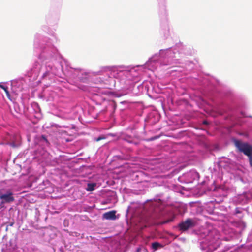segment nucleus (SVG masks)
<instances>
[{
	"label": "nucleus",
	"mask_w": 252,
	"mask_h": 252,
	"mask_svg": "<svg viewBox=\"0 0 252 252\" xmlns=\"http://www.w3.org/2000/svg\"><path fill=\"white\" fill-rule=\"evenodd\" d=\"M51 35L53 39L39 33L34 35L33 48L38 52V60L34 62L25 74L31 82L38 84L42 80L51 78L52 75L63 77L62 56L53 44L57 37L54 32Z\"/></svg>",
	"instance_id": "nucleus-1"
},
{
	"label": "nucleus",
	"mask_w": 252,
	"mask_h": 252,
	"mask_svg": "<svg viewBox=\"0 0 252 252\" xmlns=\"http://www.w3.org/2000/svg\"><path fill=\"white\" fill-rule=\"evenodd\" d=\"M192 54L190 48L185 46L181 43L176 44L171 47L165 49H160L158 53L154 54L144 64L136 66L112 65L100 67V70L97 72H92L95 75H101V72H109L110 76L115 78H120L122 74L127 75L131 74L136 76L137 68H147L153 71L158 66H167L173 64H177L184 60L183 58L186 56Z\"/></svg>",
	"instance_id": "nucleus-2"
},
{
	"label": "nucleus",
	"mask_w": 252,
	"mask_h": 252,
	"mask_svg": "<svg viewBox=\"0 0 252 252\" xmlns=\"http://www.w3.org/2000/svg\"><path fill=\"white\" fill-rule=\"evenodd\" d=\"M214 104L220 115L233 127L241 128L245 131L251 129L252 122L249 119L252 118L247 115L246 103L244 100L236 97L231 91L224 92L221 98L215 100Z\"/></svg>",
	"instance_id": "nucleus-3"
},
{
	"label": "nucleus",
	"mask_w": 252,
	"mask_h": 252,
	"mask_svg": "<svg viewBox=\"0 0 252 252\" xmlns=\"http://www.w3.org/2000/svg\"><path fill=\"white\" fill-rule=\"evenodd\" d=\"M63 76H66L70 78L68 83L71 85L69 89L74 91L78 90L84 92L89 91L88 86L80 83H87L90 79V72L80 68H73L70 63L65 59H63Z\"/></svg>",
	"instance_id": "nucleus-4"
},
{
	"label": "nucleus",
	"mask_w": 252,
	"mask_h": 252,
	"mask_svg": "<svg viewBox=\"0 0 252 252\" xmlns=\"http://www.w3.org/2000/svg\"><path fill=\"white\" fill-rule=\"evenodd\" d=\"M201 237L199 247L202 252H212L220 246V235L216 229L205 230Z\"/></svg>",
	"instance_id": "nucleus-5"
},
{
	"label": "nucleus",
	"mask_w": 252,
	"mask_h": 252,
	"mask_svg": "<svg viewBox=\"0 0 252 252\" xmlns=\"http://www.w3.org/2000/svg\"><path fill=\"white\" fill-rule=\"evenodd\" d=\"M92 101L97 106H102L103 108L96 112L97 117L100 116L109 117L113 118L117 109V104L115 101L107 99L105 97L99 94H94L92 98Z\"/></svg>",
	"instance_id": "nucleus-6"
},
{
	"label": "nucleus",
	"mask_w": 252,
	"mask_h": 252,
	"mask_svg": "<svg viewBox=\"0 0 252 252\" xmlns=\"http://www.w3.org/2000/svg\"><path fill=\"white\" fill-rule=\"evenodd\" d=\"M148 206H128L126 213V220L128 223V220L137 218L140 221L146 220L151 216Z\"/></svg>",
	"instance_id": "nucleus-7"
},
{
	"label": "nucleus",
	"mask_w": 252,
	"mask_h": 252,
	"mask_svg": "<svg viewBox=\"0 0 252 252\" xmlns=\"http://www.w3.org/2000/svg\"><path fill=\"white\" fill-rule=\"evenodd\" d=\"M34 150L33 159L39 158L40 157L45 156L50 148V143L48 136L44 134H36L33 138Z\"/></svg>",
	"instance_id": "nucleus-8"
},
{
	"label": "nucleus",
	"mask_w": 252,
	"mask_h": 252,
	"mask_svg": "<svg viewBox=\"0 0 252 252\" xmlns=\"http://www.w3.org/2000/svg\"><path fill=\"white\" fill-rule=\"evenodd\" d=\"M159 6V16L160 19V35L163 39H167L170 36V29L167 21L165 0H158Z\"/></svg>",
	"instance_id": "nucleus-9"
},
{
	"label": "nucleus",
	"mask_w": 252,
	"mask_h": 252,
	"mask_svg": "<svg viewBox=\"0 0 252 252\" xmlns=\"http://www.w3.org/2000/svg\"><path fill=\"white\" fill-rule=\"evenodd\" d=\"M22 105L25 116L33 123H37L42 118L43 115L38 103L34 101L30 104L22 102Z\"/></svg>",
	"instance_id": "nucleus-10"
},
{
	"label": "nucleus",
	"mask_w": 252,
	"mask_h": 252,
	"mask_svg": "<svg viewBox=\"0 0 252 252\" xmlns=\"http://www.w3.org/2000/svg\"><path fill=\"white\" fill-rule=\"evenodd\" d=\"M208 191H212V194L215 196V198L212 199L209 202L204 203V205H208L209 203L215 202L217 203H220L222 202L224 199L228 196V189H226L225 187H221L217 186L215 181H214L210 187L207 188Z\"/></svg>",
	"instance_id": "nucleus-11"
},
{
	"label": "nucleus",
	"mask_w": 252,
	"mask_h": 252,
	"mask_svg": "<svg viewBox=\"0 0 252 252\" xmlns=\"http://www.w3.org/2000/svg\"><path fill=\"white\" fill-rule=\"evenodd\" d=\"M169 195L163 193L156 194L153 197L146 200L144 202H137L136 205H146L147 202H151L150 205H174L170 201Z\"/></svg>",
	"instance_id": "nucleus-12"
},
{
	"label": "nucleus",
	"mask_w": 252,
	"mask_h": 252,
	"mask_svg": "<svg viewBox=\"0 0 252 252\" xmlns=\"http://www.w3.org/2000/svg\"><path fill=\"white\" fill-rule=\"evenodd\" d=\"M231 141L239 152L243 153L248 157L252 156V145L251 144L235 137H232Z\"/></svg>",
	"instance_id": "nucleus-13"
},
{
	"label": "nucleus",
	"mask_w": 252,
	"mask_h": 252,
	"mask_svg": "<svg viewBox=\"0 0 252 252\" xmlns=\"http://www.w3.org/2000/svg\"><path fill=\"white\" fill-rule=\"evenodd\" d=\"M99 195L101 205L109 203H112L113 205H115L118 200L116 192L113 190L106 189H102L100 192Z\"/></svg>",
	"instance_id": "nucleus-14"
},
{
	"label": "nucleus",
	"mask_w": 252,
	"mask_h": 252,
	"mask_svg": "<svg viewBox=\"0 0 252 252\" xmlns=\"http://www.w3.org/2000/svg\"><path fill=\"white\" fill-rule=\"evenodd\" d=\"M198 172L195 169H191L180 176L178 180L182 183L189 184L192 183L195 181H197L199 178Z\"/></svg>",
	"instance_id": "nucleus-15"
},
{
	"label": "nucleus",
	"mask_w": 252,
	"mask_h": 252,
	"mask_svg": "<svg viewBox=\"0 0 252 252\" xmlns=\"http://www.w3.org/2000/svg\"><path fill=\"white\" fill-rule=\"evenodd\" d=\"M8 146L13 149H17L20 147L22 145L21 136L16 133L8 134L6 135Z\"/></svg>",
	"instance_id": "nucleus-16"
},
{
	"label": "nucleus",
	"mask_w": 252,
	"mask_h": 252,
	"mask_svg": "<svg viewBox=\"0 0 252 252\" xmlns=\"http://www.w3.org/2000/svg\"><path fill=\"white\" fill-rule=\"evenodd\" d=\"M161 92V89L157 84L149 83V85L147 84L146 94H147L150 98L156 99L158 97V94Z\"/></svg>",
	"instance_id": "nucleus-17"
},
{
	"label": "nucleus",
	"mask_w": 252,
	"mask_h": 252,
	"mask_svg": "<svg viewBox=\"0 0 252 252\" xmlns=\"http://www.w3.org/2000/svg\"><path fill=\"white\" fill-rule=\"evenodd\" d=\"M160 114L156 110H153L147 115L145 118V124L146 126H153L157 124L160 119Z\"/></svg>",
	"instance_id": "nucleus-18"
},
{
	"label": "nucleus",
	"mask_w": 252,
	"mask_h": 252,
	"mask_svg": "<svg viewBox=\"0 0 252 252\" xmlns=\"http://www.w3.org/2000/svg\"><path fill=\"white\" fill-rule=\"evenodd\" d=\"M230 200L234 205H245L248 203L250 200V195L246 192H244L232 197Z\"/></svg>",
	"instance_id": "nucleus-19"
},
{
	"label": "nucleus",
	"mask_w": 252,
	"mask_h": 252,
	"mask_svg": "<svg viewBox=\"0 0 252 252\" xmlns=\"http://www.w3.org/2000/svg\"><path fill=\"white\" fill-rule=\"evenodd\" d=\"M177 64H181L178 68H182L183 69H173L171 71L184 72V73L187 74L191 71L194 67L195 64L192 61L184 60L181 61V63Z\"/></svg>",
	"instance_id": "nucleus-20"
},
{
	"label": "nucleus",
	"mask_w": 252,
	"mask_h": 252,
	"mask_svg": "<svg viewBox=\"0 0 252 252\" xmlns=\"http://www.w3.org/2000/svg\"><path fill=\"white\" fill-rule=\"evenodd\" d=\"M195 225V221L191 218H188L185 221L180 222L177 227L180 231L184 232L193 228Z\"/></svg>",
	"instance_id": "nucleus-21"
},
{
	"label": "nucleus",
	"mask_w": 252,
	"mask_h": 252,
	"mask_svg": "<svg viewBox=\"0 0 252 252\" xmlns=\"http://www.w3.org/2000/svg\"><path fill=\"white\" fill-rule=\"evenodd\" d=\"M147 84L144 82L139 84L135 82L132 86L131 91L132 93L137 95H140L141 94L146 93Z\"/></svg>",
	"instance_id": "nucleus-22"
},
{
	"label": "nucleus",
	"mask_w": 252,
	"mask_h": 252,
	"mask_svg": "<svg viewBox=\"0 0 252 252\" xmlns=\"http://www.w3.org/2000/svg\"><path fill=\"white\" fill-rule=\"evenodd\" d=\"M25 82L23 77H20L11 81V86L13 91L18 92L21 91L23 88V84Z\"/></svg>",
	"instance_id": "nucleus-23"
},
{
	"label": "nucleus",
	"mask_w": 252,
	"mask_h": 252,
	"mask_svg": "<svg viewBox=\"0 0 252 252\" xmlns=\"http://www.w3.org/2000/svg\"><path fill=\"white\" fill-rule=\"evenodd\" d=\"M146 174L142 171L134 172L130 174V179L135 183H141L145 181Z\"/></svg>",
	"instance_id": "nucleus-24"
},
{
	"label": "nucleus",
	"mask_w": 252,
	"mask_h": 252,
	"mask_svg": "<svg viewBox=\"0 0 252 252\" xmlns=\"http://www.w3.org/2000/svg\"><path fill=\"white\" fill-rule=\"evenodd\" d=\"M196 76V77L192 78V83L197 88L198 87H205L207 83V80L201 75H197Z\"/></svg>",
	"instance_id": "nucleus-25"
},
{
	"label": "nucleus",
	"mask_w": 252,
	"mask_h": 252,
	"mask_svg": "<svg viewBox=\"0 0 252 252\" xmlns=\"http://www.w3.org/2000/svg\"><path fill=\"white\" fill-rule=\"evenodd\" d=\"M59 20V14L52 12H49L46 16L47 23L51 26L56 24Z\"/></svg>",
	"instance_id": "nucleus-26"
},
{
	"label": "nucleus",
	"mask_w": 252,
	"mask_h": 252,
	"mask_svg": "<svg viewBox=\"0 0 252 252\" xmlns=\"http://www.w3.org/2000/svg\"><path fill=\"white\" fill-rule=\"evenodd\" d=\"M120 104L122 105H124V107L119 108V113L122 118H125L127 115H128L129 112V110L128 109L129 104L127 101H121L120 102Z\"/></svg>",
	"instance_id": "nucleus-27"
},
{
	"label": "nucleus",
	"mask_w": 252,
	"mask_h": 252,
	"mask_svg": "<svg viewBox=\"0 0 252 252\" xmlns=\"http://www.w3.org/2000/svg\"><path fill=\"white\" fill-rule=\"evenodd\" d=\"M122 139L124 141L131 145L137 146L140 143L139 140L137 138L134 137L129 135H124L122 137Z\"/></svg>",
	"instance_id": "nucleus-28"
},
{
	"label": "nucleus",
	"mask_w": 252,
	"mask_h": 252,
	"mask_svg": "<svg viewBox=\"0 0 252 252\" xmlns=\"http://www.w3.org/2000/svg\"><path fill=\"white\" fill-rule=\"evenodd\" d=\"M17 248L16 241L10 239L5 245V250L7 252H13Z\"/></svg>",
	"instance_id": "nucleus-29"
},
{
	"label": "nucleus",
	"mask_w": 252,
	"mask_h": 252,
	"mask_svg": "<svg viewBox=\"0 0 252 252\" xmlns=\"http://www.w3.org/2000/svg\"><path fill=\"white\" fill-rule=\"evenodd\" d=\"M116 211L114 210L106 212L103 214L102 218L103 219L107 220H115L118 218L116 215Z\"/></svg>",
	"instance_id": "nucleus-30"
},
{
	"label": "nucleus",
	"mask_w": 252,
	"mask_h": 252,
	"mask_svg": "<svg viewBox=\"0 0 252 252\" xmlns=\"http://www.w3.org/2000/svg\"><path fill=\"white\" fill-rule=\"evenodd\" d=\"M98 187L97 183L94 182L90 181L87 184L85 189L87 191H92L95 190Z\"/></svg>",
	"instance_id": "nucleus-31"
},
{
	"label": "nucleus",
	"mask_w": 252,
	"mask_h": 252,
	"mask_svg": "<svg viewBox=\"0 0 252 252\" xmlns=\"http://www.w3.org/2000/svg\"><path fill=\"white\" fill-rule=\"evenodd\" d=\"M200 210L205 209V211L211 215L215 214V206H198Z\"/></svg>",
	"instance_id": "nucleus-32"
},
{
	"label": "nucleus",
	"mask_w": 252,
	"mask_h": 252,
	"mask_svg": "<svg viewBox=\"0 0 252 252\" xmlns=\"http://www.w3.org/2000/svg\"><path fill=\"white\" fill-rule=\"evenodd\" d=\"M226 165L225 163L222 161H219L215 165L214 170L216 171L219 172H222V169L224 168Z\"/></svg>",
	"instance_id": "nucleus-33"
},
{
	"label": "nucleus",
	"mask_w": 252,
	"mask_h": 252,
	"mask_svg": "<svg viewBox=\"0 0 252 252\" xmlns=\"http://www.w3.org/2000/svg\"><path fill=\"white\" fill-rule=\"evenodd\" d=\"M49 181L48 180L43 181L41 183L39 184L37 186L38 190L43 191L45 192V189L47 186H49Z\"/></svg>",
	"instance_id": "nucleus-34"
},
{
	"label": "nucleus",
	"mask_w": 252,
	"mask_h": 252,
	"mask_svg": "<svg viewBox=\"0 0 252 252\" xmlns=\"http://www.w3.org/2000/svg\"><path fill=\"white\" fill-rule=\"evenodd\" d=\"M0 88L3 89V91L5 92L7 98L11 100L10 94L8 90V87L6 85H5L4 84H3V83L0 82Z\"/></svg>",
	"instance_id": "nucleus-35"
},
{
	"label": "nucleus",
	"mask_w": 252,
	"mask_h": 252,
	"mask_svg": "<svg viewBox=\"0 0 252 252\" xmlns=\"http://www.w3.org/2000/svg\"><path fill=\"white\" fill-rule=\"evenodd\" d=\"M127 159L126 156L125 155H117L114 156L113 157V161H118V160H126Z\"/></svg>",
	"instance_id": "nucleus-36"
},
{
	"label": "nucleus",
	"mask_w": 252,
	"mask_h": 252,
	"mask_svg": "<svg viewBox=\"0 0 252 252\" xmlns=\"http://www.w3.org/2000/svg\"><path fill=\"white\" fill-rule=\"evenodd\" d=\"M46 187V188L45 189V193L51 194L54 192L55 189L50 182H49V186H47Z\"/></svg>",
	"instance_id": "nucleus-37"
},
{
	"label": "nucleus",
	"mask_w": 252,
	"mask_h": 252,
	"mask_svg": "<svg viewBox=\"0 0 252 252\" xmlns=\"http://www.w3.org/2000/svg\"><path fill=\"white\" fill-rule=\"evenodd\" d=\"M162 245L158 242H154L152 243L151 248L155 251L159 248H162Z\"/></svg>",
	"instance_id": "nucleus-38"
},
{
	"label": "nucleus",
	"mask_w": 252,
	"mask_h": 252,
	"mask_svg": "<svg viewBox=\"0 0 252 252\" xmlns=\"http://www.w3.org/2000/svg\"><path fill=\"white\" fill-rule=\"evenodd\" d=\"M52 4L54 6L60 7L63 3V0H51Z\"/></svg>",
	"instance_id": "nucleus-39"
},
{
	"label": "nucleus",
	"mask_w": 252,
	"mask_h": 252,
	"mask_svg": "<svg viewBox=\"0 0 252 252\" xmlns=\"http://www.w3.org/2000/svg\"><path fill=\"white\" fill-rule=\"evenodd\" d=\"M51 230L53 231V233H49V229H47V233L51 239H54L55 237V236H56V234L55 231V229L54 228H52L51 229Z\"/></svg>",
	"instance_id": "nucleus-40"
},
{
	"label": "nucleus",
	"mask_w": 252,
	"mask_h": 252,
	"mask_svg": "<svg viewBox=\"0 0 252 252\" xmlns=\"http://www.w3.org/2000/svg\"><path fill=\"white\" fill-rule=\"evenodd\" d=\"M160 135H157L153 136H151L150 138H149L147 141H153L156 139H158L160 137Z\"/></svg>",
	"instance_id": "nucleus-41"
},
{
	"label": "nucleus",
	"mask_w": 252,
	"mask_h": 252,
	"mask_svg": "<svg viewBox=\"0 0 252 252\" xmlns=\"http://www.w3.org/2000/svg\"><path fill=\"white\" fill-rule=\"evenodd\" d=\"M0 145L8 146L7 139L6 136H5V137L4 138V139L3 140L0 141Z\"/></svg>",
	"instance_id": "nucleus-42"
},
{
	"label": "nucleus",
	"mask_w": 252,
	"mask_h": 252,
	"mask_svg": "<svg viewBox=\"0 0 252 252\" xmlns=\"http://www.w3.org/2000/svg\"><path fill=\"white\" fill-rule=\"evenodd\" d=\"M106 139V137L103 135H99V136H98L97 137L95 138L94 140L95 141L98 142L102 139Z\"/></svg>",
	"instance_id": "nucleus-43"
},
{
	"label": "nucleus",
	"mask_w": 252,
	"mask_h": 252,
	"mask_svg": "<svg viewBox=\"0 0 252 252\" xmlns=\"http://www.w3.org/2000/svg\"><path fill=\"white\" fill-rule=\"evenodd\" d=\"M49 208V209H48V210L49 211V212L52 214V215H53V214H55L56 213H59V211H52V210H49V207L51 206L52 209L53 210V206H47Z\"/></svg>",
	"instance_id": "nucleus-44"
},
{
	"label": "nucleus",
	"mask_w": 252,
	"mask_h": 252,
	"mask_svg": "<svg viewBox=\"0 0 252 252\" xmlns=\"http://www.w3.org/2000/svg\"><path fill=\"white\" fill-rule=\"evenodd\" d=\"M113 94L114 96H115L116 97H120L121 96H123V94L122 93H117V92H114L113 93Z\"/></svg>",
	"instance_id": "nucleus-45"
},
{
	"label": "nucleus",
	"mask_w": 252,
	"mask_h": 252,
	"mask_svg": "<svg viewBox=\"0 0 252 252\" xmlns=\"http://www.w3.org/2000/svg\"><path fill=\"white\" fill-rule=\"evenodd\" d=\"M194 203H195L194 202H190L188 203H184L182 202H179V205H194Z\"/></svg>",
	"instance_id": "nucleus-46"
},
{
	"label": "nucleus",
	"mask_w": 252,
	"mask_h": 252,
	"mask_svg": "<svg viewBox=\"0 0 252 252\" xmlns=\"http://www.w3.org/2000/svg\"><path fill=\"white\" fill-rule=\"evenodd\" d=\"M241 209L240 208L237 207L235 209V214H238L241 213Z\"/></svg>",
	"instance_id": "nucleus-47"
},
{
	"label": "nucleus",
	"mask_w": 252,
	"mask_h": 252,
	"mask_svg": "<svg viewBox=\"0 0 252 252\" xmlns=\"http://www.w3.org/2000/svg\"><path fill=\"white\" fill-rule=\"evenodd\" d=\"M63 225L64 227H68V221L66 220H64Z\"/></svg>",
	"instance_id": "nucleus-48"
},
{
	"label": "nucleus",
	"mask_w": 252,
	"mask_h": 252,
	"mask_svg": "<svg viewBox=\"0 0 252 252\" xmlns=\"http://www.w3.org/2000/svg\"><path fill=\"white\" fill-rule=\"evenodd\" d=\"M249 158L250 165L251 167H252V156Z\"/></svg>",
	"instance_id": "nucleus-49"
},
{
	"label": "nucleus",
	"mask_w": 252,
	"mask_h": 252,
	"mask_svg": "<svg viewBox=\"0 0 252 252\" xmlns=\"http://www.w3.org/2000/svg\"><path fill=\"white\" fill-rule=\"evenodd\" d=\"M240 180L242 182H243V183H246L247 182V179H244L243 178H240Z\"/></svg>",
	"instance_id": "nucleus-50"
},
{
	"label": "nucleus",
	"mask_w": 252,
	"mask_h": 252,
	"mask_svg": "<svg viewBox=\"0 0 252 252\" xmlns=\"http://www.w3.org/2000/svg\"><path fill=\"white\" fill-rule=\"evenodd\" d=\"M141 251V249L140 247H138L136 248L135 250V252H140Z\"/></svg>",
	"instance_id": "nucleus-51"
},
{
	"label": "nucleus",
	"mask_w": 252,
	"mask_h": 252,
	"mask_svg": "<svg viewBox=\"0 0 252 252\" xmlns=\"http://www.w3.org/2000/svg\"><path fill=\"white\" fill-rule=\"evenodd\" d=\"M200 184L202 185H204L205 184V181H203L201 182Z\"/></svg>",
	"instance_id": "nucleus-52"
},
{
	"label": "nucleus",
	"mask_w": 252,
	"mask_h": 252,
	"mask_svg": "<svg viewBox=\"0 0 252 252\" xmlns=\"http://www.w3.org/2000/svg\"><path fill=\"white\" fill-rule=\"evenodd\" d=\"M129 205H134V202H130L129 203Z\"/></svg>",
	"instance_id": "nucleus-53"
},
{
	"label": "nucleus",
	"mask_w": 252,
	"mask_h": 252,
	"mask_svg": "<svg viewBox=\"0 0 252 252\" xmlns=\"http://www.w3.org/2000/svg\"><path fill=\"white\" fill-rule=\"evenodd\" d=\"M39 96L40 98H42L43 97V95L42 94H40Z\"/></svg>",
	"instance_id": "nucleus-54"
},
{
	"label": "nucleus",
	"mask_w": 252,
	"mask_h": 252,
	"mask_svg": "<svg viewBox=\"0 0 252 252\" xmlns=\"http://www.w3.org/2000/svg\"><path fill=\"white\" fill-rule=\"evenodd\" d=\"M90 208H95V206L93 205V206H90Z\"/></svg>",
	"instance_id": "nucleus-55"
},
{
	"label": "nucleus",
	"mask_w": 252,
	"mask_h": 252,
	"mask_svg": "<svg viewBox=\"0 0 252 252\" xmlns=\"http://www.w3.org/2000/svg\"><path fill=\"white\" fill-rule=\"evenodd\" d=\"M35 212H36V214H37V212H38V211L37 208H36V209H35Z\"/></svg>",
	"instance_id": "nucleus-56"
},
{
	"label": "nucleus",
	"mask_w": 252,
	"mask_h": 252,
	"mask_svg": "<svg viewBox=\"0 0 252 252\" xmlns=\"http://www.w3.org/2000/svg\"><path fill=\"white\" fill-rule=\"evenodd\" d=\"M76 160V159H74V160L72 161V162H77Z\"/></svg>",
	"instance_id": "nucleus-57"
},
{
	"label": "nucleus",
	"mask_w": 252,
	"mask_h": 252,
	"mask_svg": "<svg viewBox=\"0 0 252 252\" xmlns=\"http://www.w3.org/2000/svg\"><path fill=\"white\" fill-rule=\"evenodd\" d=\"M62 205H67V203H64Z\"/></svg>",
	"instance_id": "nucleus-58"
},
{
	"label": "nucleus",
	"mask_w": 252,
	"mask_h": 252,
	"mask_svg": "<svg viewBox=\"0 0 252 252\" xmlns=\"http://www.w3.org/2000/svg\"><path fill=\"white\" fill-rule=\"evenodd\" d=\"M1 206V208H3L4 207H5L4 208H6L5 206L2 205V206Z\"/></svg>",
	"instance_id": "nucleus-59"
},
{
	"label": "nucleus",
	"mask_w": 252,
	"mask_h": 252,
	"mask_svg": "<svg viewBox=\"0 0 252 252\" xmlns=\"http://www.w3.org/2000/svg\"><path fill=\"white\" fill-rule=\"evenodd\" d=\"M98 209H103V208H97Z\"/></svg>",
	"instance_id": "nucleus-60"
},
{
	"label": "nucleus",
	"mask_w": 252,
	"mask_h": 252,
	"mask_svg": "<svg viewBox=\"0 0 252 252\" xmlns=\"http://www.w3.org/2000/svg\"><path fill=\"white\" fill-rule=\"evenodd\" d=\"M251 205H252V204Z\"/></svg>",
	"instance_id": "nucleus-61"
}]
</instances>
